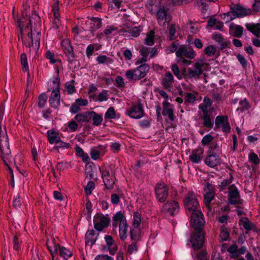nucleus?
<instances>
[{
    "label": "nucleus",
    "mask_w": 260,
    "mask_h": 260,
    "mask_svg": "<svg viewBox=\"0 0 260 260\" xmlns=\"http://www.w3.org/2000/svg\"><path fill=\"white\" fill-rule=\"evenodd\" d=\"M205 204L207 207L209 208L210 203L214 197V189L213 185L207 183L204 188Z\"/></svg>",
    "instance_id": "f8f14e48"
},
{
    "label": "nucleus",
    "mask_w": 260,
    "mask_h": 260,
    "mask_svg": "<svg viewBox=\"0 0 260 260\" xmlns=\"http://www.w3.org/2000/svg\"><path fill=\"white\" fill-rule=\"evenodd\" d=\"M251 13L250 9H247L242 6L236 5L232 8L231 11L224 14L223 19L229 21L237 17H243Z\"/></svg>",
    "instance_id": "20e7f679"
},
{
    "label": "nucleus",
    "mask_w": 260,
    "mask_h": 260,
    "mask_svg": "<svg viewBox=\"0 0 260 260\" xmlns=\"http://www.w3.org/2000/svg\"><path fill=\"white\" fill-rule=\"evenodd\" d=\"M208 26L212 27L214 29L221 30L223 26V23L214 18H211L208 21Z\"/></svg>",
    "instance_id": "c85d7f7f"
},
{
    "label": "nucleus",
    "mask_w": 260,
    "mask_h": 260,
    "mask_svg": "<svg viewBox=\"0 0 260 260\" xmlns=\"http://www.w3.org/2000/svg\"><path fill=\"white\" fill-rule=\"evenodd\" d=\"M47 246L51 254L52 258L53 259L57 251L59 250L60 246L57 245L56 243H54L52 240L51 241H47Z\"/></svg>",
    "instance_id": "7c9ffc66"
},
{
    "label": "nucleus",
    "mask_w": 260,
    "mask_h": 260,
    "mask_svg": "<svg viewBox=\"0 0 260 260\" xmlns=\"http://www.w3.org/2000/svg\"><path fill=\"white\" fill-rule=\"evenodd\" d=\"M45 56L46 58L49 60V62L53 64L56 62V60L54 58V53L50 50L46 51Z\"/></svg>",
    "instance_id": "69168bd1"
},
{
    "label": "nucleus",
    "mask_w": 260,
    "mask_h": 260,
    "mask_svg": "<svg viewBox=\"0 0 260 260\" xmlns=\"http://www.w3.org/2000/svg\"><path fill=\"white\" fill-rule=\"evenodd\" d=\"M92 114H93L92 116L93 124L96 126L99 125L103 121L102 115H99L94 112H93Z\"/></svg>",
    "instance_id": "603ef678"
},
{
    "label": "nucleus",
    "mask_w": 260,
    "mask_h": 260,
    "mask_svg": "<svg viewBox=\"0 0 260 260\" xmlns=\"http://www.w3.org/2000/svg\"><path fill=\"white\" fill-rule=\"evenodd\" d=\"M141 222V216L140 214L136 212L134 213L133 215V227L138 228Z\"/></svg>",
    "instance_id": "49530a36"
},
{
    "label": "nucleus",
    "mask_w": 260,
    "mask_h": 260,
    "mask_svg": "<svg viewBox=\"0 0 260 260\" xmlns=\"http://www.w3.org/2000/svg\"><path fill=\"white\" fill-rule=\"evenodd\" d=\"M47 138L49 142L52 144L57 143L60 139L59 134L53 129H50L47 131Z\"/></svg>",
    "instance_id": "a878e982"
},
{
    "label": "nucleus",
    "mask_w": 260,
    "mask_h": 260,
    "mask_svg": "<svg viewBox=\"0 0 260 260\" xmlns=\"http://www.w3.org/2000/svg\"><path fill=\"white\" fill-rule=\"evenodd\" d=\"M197 94V92H193V93L187 92L185 95V102L193 103L196 100V95Z\"/></svg>",
    "instance_id": "8fccbe9b"
},
{
    "label": "nucleus",
    "mask_w": 260,
    "mask_h": 260,
    "mask_svg": "<svg viewBox=\"0 0 260 260\" xmlns=\"http://www.w3.org/2000/svg\"><path fill=\"white\" fill-rule=\"evenodd\" d=\"M86 243L87 244L92 245L95 242L96 237L93 230L87 231L85 235Z\"/></svg>",
    "instance_id": "f704fd0d"
},
{
    "label": "nucleus",
    "mask_w": 260,
    "mask_h": 260,
    "mask_svg": "<svg viewBox=\"0 0 260 260\" xmlns=\"http://www.w3.org/2000/svg\"><path fill=\"white\" fill-rule=\"evenodd\" d=\"M203 64L202 62H196L194 69H188V76L190 78L199 77L202 74Z\"/></svg>",
    "instance_id": "aec40b11"
},
{
    "label": "nucleus",
    "mask_w": 260,
    "mask_h": 260,
    "mask_svg": "<svg viewBox=\"0 0 260 260\" xmlns=\"http://www.w3.org/2000/svg\"><path fill=\"white\" fill-rule=\"evenodd\" d=\"M221 232L219 236L220 241L222 242L227 240L229 237V232L226 228L222 226L221 228Z\"/></svg>",
    "instance_id": "3c124183"
},
{
    "label": "nucleus",
    "mask_w": 260,
    "mask_h": 260,
    "mask_svg": "<svg viewBox=\"0 0 260 260\" xmlns=\"http://www.w3.org/2000/svg\"><path fill=\"white\" fill-rule=\"evenodd\" d=\"M127 29V30L123 31L125 33V36L127 37H137L139 36L140 32L142 31L140 27L137 26L128 27Z\"/></svg>",
    "instance_id": "bb28decb"
},
{
    "label": "nucleus",
    "mask_w": 260,
    "mask_h": 260,
    "mask_svg": "<svg viewBox=\"0 0 260 260\" xmlns=\"http://www.w3.org/2000/svg\"><path fill=\"white\" fill-rule=\"evenodd\" d=\"M113 221L116 224L119 223V225H121L127 223L126 217L122 211H118L116 213L113 217Z\"/></svg>",
    "instance_id": "cd10ccee"
},
{
    "label": "nucleus",
    "mask_w": 260,
    "mask_h": 260,
    "mask_svg": "<svg viewBox=\"0 0 260 260\" xmlns=\"http://www.w3.org/2000/svg\"><path fill=\"white\" fill-rule=\"evenodd\" d=\"M212 117L213 115L211 112L203 113L202 119L203 120V124L206 127L211 128L213 126Z\"/></svg>",
    "instance_id": "2f4dec72"
},
{
    "label": "nucleus",
    "mask_w": 260,
    "mask_h": 260,
    "mask_svg": "<svg viewBox=\"0 0 260 260\" xmlns=\"http://www.w3.org/2000/svg\"><path fill=\"white\" fill-rule=\"evenodd\" d=\"M229 201L231 204L240 203V196L237 188L231 186L229 188Z\"/></svg>",
    "instance_id": "2eb2a0df"
},
{
    "label": "nucleus",
    "mask_w": 260,
    "mask_h": 260,
    "mask_svg": "<svg viewBox=\"0 0 260 260\" xmlns=\"http://www.w3.org/2000/svg\"><path fill=\"white\" fill-rule=\"evenodd\" d=\"M239 223L247 231H250L252 229V225L247 218H242L240 220Z\"/></svg>",
    "instance_id": "09e8293b"
},
{
    "label": "nucleus",
    "mask_w": 260,
    "mask_h": 260,
    "mask_svg": "<svg viewBox=\"0 0 260 260\" xmlns=\"http://www.w3.org/2000/svg\"><path fill=\"white\" fill-rule=\"evenodd\" d=\"M94 260H114V258L107 254H99L95 257Z\"/></svg>",
    "instance_id": "774afa93"
},
{
    "label": "nucleus",
    "mask_w": 260,
    "mask_h": 260,
    "mask_svg": "<svg viewBox=\"0 0 260 260\" xmlns=\"http://www.w3.org/2000/svg\"><path fill=\"white\" fill-rule=\"evenodd\" d=\"M61 47L64 53L67 56L69 61H73L74 58V53L70 42L68 39L63 40L61 42Z\"/></svg>",
    "instance_id": "ddd939ff"
},
{
    "label": "nucleus",
    "mask_w": 260,
    "mask_h": 260,
    "mask_svg": "<svg viewBox=\"0 0 260 260\" xmlns=\"http://www.w3.org/2000/svg\"><path fill=\"white\" fill-rule=\"evenodd\" d=\"M213 39L217 42L221 43V47L223 48L227 46L228 42L224 40L223 36L218 33H216L213 35Z\"/></svg>",
    "instance_id": "ea45409f"
},
{
    "label": "nucleus",
    "mask_w": 260,
    "mask_h": 260,
    "mask_svg": "<svg viewBox=\"0 0 260 260\" xmlns=\"http://www.w3.org/2000/svg\"><path fill=\"white\" fill-rule=\"evenodd\" d=\"M204 150L201 148L192 150L189 156L190 160L193 163L199 164L203 157Z\"/></svg>",
    "instance_id": "412c9836"
},
{
    "label": "nucleus",
    "mask_w": 260,
    "mask_h": 260,
    "mask_svg": "<svg viewBox=\"0 0 260 260\" xmlns=\"http://www.w3.org/2000/svg\"><path fill=\"white\" fill-rule=\"evenodd\" d=\"M87 25L89 26V27L92 30H95L102 26L101 19L97 17H91L88 21H86Z\"/></svg>",
    "instance_id": "b1692460"
},
{
    "label": "nucleus",
    "mask_w": 260,
    "mask_h": 260,
    "mask_svg": "<svg viewBox=\"0 0 260 260\" xmlns=\"http://www.w3.org/2000/svg\"><path fill=\"white\" fill-rule=\"evenodd\" d=\"M190 221L196 232L192 235L187 245L191 244L194 249H199L203 246L204 243V235L201 229L205 221L202 212L199 210L192 212Z\"/></svg>",
    "instance_id": "f03ea898"
},
{
    "label": "nucleus",
    "mask_w": 260,
    "mask_h": 260,
    "mask_svg": "<svg viewBox=\"0 0 260 260\" xmlns=\"http://www.w3.org/2000/svg\"><path fill=\"white\" fill-rule=\"evenodd\" d=\"M171 69L174 75L178 79H181L184 77V73L180 72L178 66L176 64H173L171 66Z\"/></svg>",
    "instance_id": "79ce46f5"
},
{
    "label": "nucleus",
    "mask_w": 260,
    "mask_h": 260,
    "mask_svg": "<svg viewBox=\"0 0 260 260\" xmlns=\"http://www.w3.org/2000/svg\"><path fill=\"white\" fill-rule=\"evenodd\" d=\"M155 195L156 199L160 202H164L168 195V188L163 183H159L155 187Z\"/></svg>",
    "instance_id": "9d476101"
},
{
    "label": "nucleus",
    "mask_w": 260,
    "mask_h": 260,
    "mask_svg": "<svg viewBox=\"0 0 260 260\" xmlns=\"http://www.w3.org/2000/svg\"><path fill=\"white\" fill-rule=\"evenodd\" d=\"M174 82V77L170 72H167L162 79L163 86L167 89L170 90Z\"/></svg>",
    "instance_id": "393cba45"
},
{
    "label": "nucleus",
    "mask_w": 260,
    "mask_h": 260,
    "mask_svg": "<svg viewBox=\"0 0 260 260\" xmlns=\"http://www.w3.org/2000/svg\"><path fill=\"white\" fill-rule=\"evenodd\" d=\"M249 104L245 99L243 100H241L239 102V107L238 108V109L240 110L241 111L243 112L245 110H247L249 109Z\"/></svg>",
    "instance_id": "13d9d810"
},
{
    "label": "nucleus",
    "mask_w": 260,
    "mask_h": 260,
    "mask_svg": "<svg viewBox=\"0 0 260 260\" xmlns=\"http://www.w3.org/2000/svg\"><path fill=\"white\" fill-rule=\"evenodd\" d=\"M228 252L230 253L234 257H237L239 255L238 247L235 244L232 245L229 247V248L228 249Z\"/></svg>",
    "instance_id": "0e129e2a"
},
{
    "label": "nucleus",
    "mask_w": 260,
    "mask_h": 260,
    "mask_svg": "<svg viewBox=\"0 0 260 260\" xmlns=\"http://www.w3.org/2000/svg\"><path fill=\"white\" fill-rule=\"evenodd\" d=\"M141 236L140 231L138 228H133L131 231V238L134 240H139Z\"/></svg>",
    "instance_id": "864d4df0"
},
{
    "label": "nucleus",
    "mask_w": 260,
    "mask_h": 260,
    "mask_svg": "<svg viewBox=\"0 0 260 260\" xmlns=\"http://www.w3.org/2000/svg\"><path fill=\"white\" fill-rule=\"evenodd\" d=\"M21 63L22 65V69L23 72H27L28 78L30 77V74L29 72V68L27 63V59L26 55L25 53H23L21 56Z\"/></svg>",
    "instance_id": "58836bf2"
},
{
    "label": "nucleus",
    "mask_w": 260,
    "mask_h": 260,
    "mask_svg": "<svg viewBox=\"0 0 260 260\" xmlns=\"http://www.w3.org/2000/svg\"><path fill=\"white\" fill-rule=\"evenodd\" d=\"M58 252L60 257L64 260H67L73 255L72 251L63 246H60Z\"/></svg>",
    "instance_id": "473e14b6"
},
{
    "label": "nucleus",
    "mask_w": 260,
    "mask_h": 260,
    "mask_svg": "<svg viewBox=\"0 0 260 260\" xmlns=\"http://www.w3.org/2000/svg\"><path fill=\"white\" fill-rule=\"evenodd\" d=\"M137 74L139 77V80L144 77L148 73L149 70V67L147 64H143L136 69Z\"/></svg>",
    "instance_id": "c756f323"
},
{
    "label": "nucleus",
    "mask_w": 260,
    "mask_h": 260,
    "mask_svg": "<svg viewBox=\"0 0 260 260\" xmlns=\"http://www.w3.org/2000/svg\"><path fill=\"white\" fill-rule=\"evenodd\" d=\"M60 80L58 78H54L52 81L48 83V90L55 91L59 90Z\"/></svg>",
    "instance_id": "72a5a7b5"
},
{
    "label": "nucleus",
    "mask_w": 260,
    "mask_h": 260,
    "mask_svg": "<svg viewBox=\"0 0 260 260\" xmlns=\"http://www.w3.org/2000/svg\"><path fill=\"white\" fill-rule=\"evenodd\" d=\"M163 210L169 213L170 215H174L178 213L179 206L178 203L174 201L167 202L163 206Z\"/></svg>",
    "instance_id": "dca6fc26"
},
{
    "label": "nucleus",
    "mask_w": 260,
    "mask_h": 260,
    "mask_svg": "<svg viewBox=\"0 0 260 260\" xmlns=\"http://www.w3.org/2000/svg\"><path fill=\"white\" fill-rule=\"evenodd\" d=\"M94 183L91 181L88 182L86 186L85 187V191L88 195L90 194L92 190L94 188Z\"/></svg>",
    "instance_id": "680f3d73"
},
{
    "label": "nucleus",
    "mask_w": 260,
    "mask_h": 260,
    "mask_svg": "<svg viewBox=\"0 0 260 260\" xmlns=\"http://www.w3.org/2000/svg\"><path fill=\"white\" fill-rule=\"evenodd\" d=\"M184 205L187 213H191L198 210L199 204L192 191H189L184 200Z\"/></svg>",
    "instance_id": "39448f33"
},
{
    "label": "nucleus",
    "mask_w": 260,
    "mask_h": 260,
    "mask_svg": "<svg viewBox=\"0 0 260 260\" xmlns=\"http://www.w3.org/2000/svg\"><path fill=\"white\" fill-rule=\"evenodd\" d=\"M94 227L98 231H102L109 223V219L102 214H96L93 219Z\"/></svg>",
    "instance_id": "6e6552de"
},
{
    "label": "nucleus",
    "mask_w": 260,
    "mask_h": 260,
    "mask_svg": "<svg viewBox=\"0 0 260 260\" xmlns=\"http://www.w3.org/2000/svg\"><path fill=\"white\" fill-rule=\"evenodd\" d=\"M218 129L225 133H229L230 132L231 127L227 116H218L216 117L214 130Z\"/></svg>",
    "instance_id": "423d86ee"
},
{
    "label": "nucleus",
    "mask_w": 260,
    "mask_h": 260,
    "mask_svg": "<svg viewBox=\"0 0 260 260\" xmlns=\"http://www.w3.org/2000/svg\"><path fill=\"white\" fill-rule=\"evenodd\" d=\"M22 15L23 17L26 16V18L23 17L18 21L22 41L26 47L36 51L40 46L41 32L37 28L40 25V17L36 13H33L29 19L26 12H23Z\"/></svg>",
    "instance_id": "f257e3e1"
},
{
    "label": "nucleus",
    "mask_w": 260,
    "mask_h": 260,
    "mask_svg": "<svg viewBox=\"0 0 260 260\" xmlns=\"http://www.w3.org/2000/svg\"><path fill=\"white\" fill-rule=\"evenodd\" d=\"M3 111L4 107L2 105V113L0 114V151L3 161L8 166L11 162V155L6 129L2 122Z\"/></svg>",
    "instance_id": "7ed1b4c3"
},
{
    "label": "nucleus",
    "mask_w": 260,
    "mask_h": 260,
    "mask_svg": "<svg viewBox=\"0 0 260 260\" xmlns=\"http://www.w3.org/2000/svg\"><path fill=\"white\" fill-rule=\"evenodd\" d=\"M204 162L208 167L215 168L221 164V160L219 155L209 151L208 154L205 158Z\"/></svg>",
    "instance_id": "1a4fd4ad"
},
{
    "label": "nucleus",
    "mask_w": 260,
    "mask_h": 260,
    "mask_svg": "<svg viewBox=\"0 0 260 260\" xmlns=\"http://www.w3.org/2000/svg\"><path fill=\"white\" fill-rule=\"evenodd\" d=\"M103 149V147L102 146H99L98 147L92 148L90 152L91 158L93 160L98 159L99 158L100 155V150Z\"/></svg>",
    "instance_id": "a19ab883"
},
{
    "label": "nucleus",
    "mask_w": 260,
    "mask_h": 260,
    "mask_svg": "<svg viewBox=\"0 0 260 260\" xmlns=\"http://www.w3.org/2000/svg\"><path fill=\"white\" fill-rule=\"evenodd\" d=\"M211 100L207 96L204 98L203 102L199 105V109H200L203 113H212L214 110V108L212 106Z\"/></svg>",
    "instance_id": "6ab92c4d"
},
{
    "label": "nucleus",
    "mask_w": 260,
    "mask_h": 260,
    "mask_svg": "<svg viewBox=\"0 0 260 260\" xmlns=\"http://www.w3.org/2000/svg\"><path fill=\"white\" fill-rule=\"evenodd\" d=\"M117 30V28L113 25H108L106 27V29L104 31V34L107 36L109 37L112 34H113L114 32Z\"/></svg>",
    "instance_id": "4d7b16f0"
},
{
    "label": "nucleus",
    "mask_w": 260,
    "mask_h": 260,
    "mask_svg": "<svg viewBox=\"0 0 260 260\" xmlns=\"http://www.w3.org/2000/svg\"><path fill=\"white\" fill-rule=\"evenodd\" d=\"M157 17L158 23L161 25H165L166 23H168L171 20V16L164 9L158 10L157 12Z\"/></svg>",
    "instance_id": "f3484780"
},
{
    "label": "nucleus",
    "mask_w": 260,
    "mask_h": 260,
    "mask_svg": "<svg viewBox=\"0 0 260 260\" xmlns=\"http://www.w3.org/2000/svg\"><path fill=\"white\" fill-rule=\"evenodd\" d=\"M108 251L111 255H114L118 249L117 246L114 244V240L110 235H105L104 237Z\"/></svg>",
    "instance_id": "5701e85b"
},
{
    "label": "nucleus",
    "mask_w": 260,
    "mask_h": 260,
    "mask_svg": "<svg viewBox=\"0 0 260 260\" xmlns=\"http://www.w3.org/2000/svg\"><path fill=\"white\" fill-rule=\"evenodd\" d=\"M213 139V137L210 134L205 136L202 140V144L204 146L209 144Z\"/></svg>",
    "instance_id": "338daca9"
},
{
    "label": "nucleus",
    "mask_w": 260,
    "mask_h": 260,
    "mask_svg": "<svg viewBox=\"0 0 260 260\" xmlns=\"http://www.w3.org/2000/svg\"><path fill=\"white\" fill-rule=\"evenodd\" d=\"M60 95L59 90L52 91L49 98L50 106L54 108H57L60 105Z\"/></svg>",
    "instance_id": "4be33fe9"
},
{
    "label": "nucleus",
    "mask_w": 260,
    "mask_h": 260,
    "mask_svg": "<svg viewBox=\"0 0 260 260\" xmlns=\"http://www.w3.org/2000/svg\"><path fill=\"white\" fill-rule=\"evenodd\" d=\"M127 231L128 225L127 223L125 224L119 225V237L121 240H124L126 238L127 236Z\"/></svg>",
    "instance_id": "e433bc0d"
},
{
    "label": "nucleus",
    "mask_w": 260,
    "mask_h": 260,
    "mask_svg": "<svg viewBox=\"0 0 260 260\" xmlns=\"http://www.w3.org/2000/svg\"><path fill=\"white\" fill-rule=\"evenodd\" d=\"M216 51V48L213 45H209L207 46L205 49V52L208 56H212L215 54Z\"/></svg>",
    "instance_id": "e2e57ef3"
},
{
    "label": "nucleus",
    "mask_w": 260,
    "mask_h": 260,
    "mask_svg": "<svg viewBox=\"0 0 260 260\" xmlns=\"http://www.w3.org/2000/svg\"><path fill=\"white\" fill-rule=\"evenodd\" d=\"M154 32L152 30L150 31L147 35L145 39V43L149 46H152L154 44Z\"/></svg>",
    "instance_id": "a18cd8bd"
},
{
    "label": "nucleus",
    "mask_w": 260,
    "mask_h": 260,
    "mask_svg": "<svg viewBox=\"0 0 260 260\" xmlns=\"http://www.w3.org/2000/svg\"><path fill=\"white\" fill-rule=\"evenodd\" d=\"M109 98V94L108 91L106 90H103L101 92L93 98V100L95 102H105L108 100Z\"/></svg>",
    "instance_id": "c9c22d12"
},
{
    "label": "nucleus",
    "mask_w": 260,
    "mask_h": 260,
    "mask_svg": "<svg viewBox=\"0 0 260 260\" xmlns=\"http://www.w3.org/2000/svg\"><path fill=\"white\" fill-rule=\"evenodd\" d=\"M194 260H207V253L206 251L202 250L199 252L196 256L193 257Z\"/></svg>",
    "instance_id": "bf43d9fd"
},
{
    "label": "nucleus",
    "mask_w": 260,
    "mask_h": 260,
    "mask_svg": "<svg viewBox=\"0 0 260 260\" xmlns=\"http://www.w3.org/2000/svg\"><path fill=\"white\" fill-rule=\"evenodd\" d=\"M125 75L126 78L130 80H139L136 69L126 71L125 72Z\"/></svg>",
    "instance_id": "4c0bfd02"
},
{
    "label": "nucleus",
    "mask_w": 260,
    "mask_h": 260,
    "mask_svg": "<svg viewBox=\"0 0 260 260\" xmlns=\"http://www.w3.org/2000/svg\"><path fill=\"white\" fill-rule=\"evenodd\" d=\"M66 87L69 94H73L76 91L74 81H70L66 83Z\"/></svg>",
    "instance_id": "5fc2aeb1"
},
{
    "label": "nucleus",
    "mask_w": 260,
    "mask_h": 260,
    "mask_svg": "<svg viewBox=\"0 0 260 260\" xmlns=\"http://www.w3.org/2000/svg\"><path fill=\"white\" fill-rule=\"evenodd\" d=\"M100 172L106 187L108 189L112 188L114 184V177L112 173L106 169L101 170Z\"/></svg>",
    "instance_id": "9b49d317"
},
{
    "label": "nucleus",
    "mask_w": 260,
    "mask_h": 260,
    "mask_svg": "<svg viewBox=\"0 0 260 260\" xmlns=\"http://www.w3.org/2000/svg\"><path fill=\"white\" fill-rule=\"evenodd\" d=\"M126 114L132 118L140 119L144 115L143 107L140 104L134 105L126 110Z\"/></svg>",
    "instance_id": "0eeeda50"
},
{
    "label": "nucleus",
    "mask_w": 260,
    "mask_h": 260,
    "mask_svg": "<svg viewBox=\"0 0 260 260\" xmlns=\"http://www.w3.org/2000/svg\"><path fill=\"white\" fill-rule=\"evenodd\" d=\"M162 114L164 116H168L171 121L174 120L173 114V106L172 104L167 101H164L162 102Z\"/></svg>",
    "instance_id": "a211bd4d"
},
{
    "label": "nucleus",
    "mask_w": 260,
    "mask_h": 260,
    "mask_svg": "<svg viewBox=\"0 0 260 260\" xmlns=\"http://www.w3.org/2000/svg\"><path fill=\"white\" fill-rule=\"evenodd\" d=\"M47 99V95L45 93H41L38 98V105L40 108L44 107Z\"/></svg>",
    "instance_id": "052dcab7"
},
{
    "label": "nucleus",
    "mask_w": 260,
    "mask_h": 260,
    "mask_svg": "<svg viewBox=\"0 0 260 260\" xmlns=\"http://www.w3.org/2000/svg\"><path fill=\"white\" fill-rule=\"evenodd\" d=\"M186 51V48L185 46L182 45L180 46L176 50V60L178 63L182 64H190L191 61L183 57L185 56Z\"/></svg>",
    "instance_id": "4468645a"
},
{
    "label": "nucleus",
    "mask_w": 260,
    "mask_h": 260,
    "mask_svg": "<svg viewBox=\"0 0 260 260\" xmlns=\"http://www.w3.org/2000/svg\"><path fill=\"white\" fill-rule=\"evenodd\" d=\"M65 126V131L68 132H75L78 127V124L75 121H71Z\"/></svg>",
    "instance_id": "c03bdc74"
},
{
    "label": "nucleus",
    "mask_w": 260,
    "mask_h": 260,
    "mask_svg": "<svg viewBox=\"0 0 260 260\" xmlns=\"http://www.w3.org/2000/svg\"><path fill=\"white\" fill-rule=\"evenodd\" d=\"M248 159L251 164L254 165H258L260 162L257 155L253 152H250L248 155Z\"/></svg>",
    "instance_id": "de8ad7c7"
},
{
    "label": "nucleus",
    "mask_w": 260,
    "mask_h": 260,
    "mask_svg": "<svg viewBox=\"0 0 260 260\" xmlns=\"http://www.w3.org/2000/svg\"><path fill=\"white\" fill-rule=\"evenodd\" d=\"M115 111L113 107H110L105 114V119H114L115 117Z\"/></svg>",
    "instance_id": "6e6d98bb"
},
{
    "label": "nucleus",
    "mask_w": 260,
    "mask_h": 260,
    "mask_svg": "<svg viewBox=\"0 0 260 260\" xmlns=\"http://www.w3.org/2000/svg\"><path fill=\"white\" fill-rule=\"evenodd\" d=\"M243 28L239 25H234L231 26V30L234 34L235 37L239 38L243 33Z\"/></svg>",
    "instance_id": "37998d69"
}]
</instances>
